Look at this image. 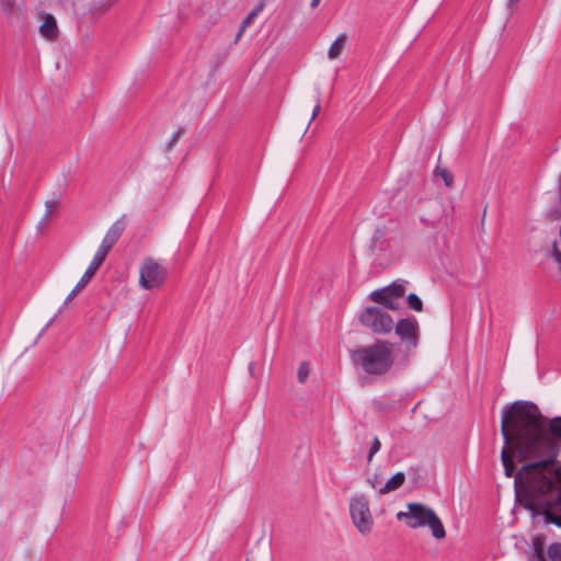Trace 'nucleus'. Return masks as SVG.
<instances>
[{
    "label": "nucleus",
    "instance_id": "3",
    "mask_svg": "<svg viewBox=\"0 0 561 561\" xmlns=\"http://www.w3.org/2000/svg\"><path fill=\"white\" fill-rule=\"evenodd\" d=\"M126 216L123 215L119 219H117L107 230L106 234L104 236L102 243L100 248L98 249L93 260L91 261L89 267L84 272L81 279L78 282L76 287L71 290V293L67 296L65 300V305L70 302L77 294L87 286V284L90 282V279L94 276L96 271L100 268V266L103 264V262L106 259V255L111 251V249L114 247V244L118 241L122 233L124 232L126 228L125 222Z\"/></svg>",
    "mask_w": 561,
    "mask_h": 561
},
{
    "label": "nucleus",
    "instance_id": "8",
    "mask_svg": "<svg viewBox=\"0 0 561 561\" xmlns=\"http://www.w3.org/2000/svg\"><path fill=\"white\" fill-rule=\"evenodd\" d=\"M396 334L408 350L415 348L419 342V323L415 318L401 319L394 325Z\"/></svg>",
    "mask_w": 561,
    "mask_h": 561
},
{
    "label": "nucleus",
    "instance_id": "26",
    "mask_svg": "<svg viewBox=\"0 0 561 561\" xmlns=\"http://www.w3.org/2000/svg\"><path fill=\"white\" fill-rule=\"evenodd\" d=\"M367 482L371 485V488L376 489L379 484V477L376 474L371 478H368Z\"/></svg>",
    "mask_w": 561,
    "mask_h": 561
},
{
    "label": "nucleus",
    "instance_id": "19",
    "mask_svg": "<svg viewBox=\"0 0 561 561\" xmlns=\"http://www.w3.org/2000/svg\"><path fill=\"white\" fill-rule=\"evenodd\" d=\"M534 552L536 559H546L545 558V549H543V541L541 538H535L534 539Z\"/></svg>",
    "mask_w": 561,
    "mask_h": 561
},
{
    "label": "nucleus",
    "instance_id": "11",
    "mask_svg": "<svg viewBox=\"0 0 561 561\" xmlns=\"http://www.w3.org/2000/svg\"><path fill=\"white\" fill-rule=\"evenodd\" d=\"M369 298L373 301L383 306L386 309H391V310L398 309V304L391 299L386 287L374 290L369 295Z\"/></svg>",
    "mask_w": 561,
    "mask_h": 561
},
{
    "label": "nucleus",
    "instance_id": "29",
    "mask_svg": "<svg viewBox=\"0 0 561 561\" xmlns=\"http://www.w3.org/2000/svg\"><path fill=\"white\" fill-rule=\"evenodd\" d=\"M1 5H2V8H11V7H12V3H11V2H4V1H2V2H1Z\"/></svg>",
    "mask_w": 561,
    "mask_h": 561
},
{
    "label": "nucleus",
    "instance_id": "7",
    "mask_svg": "<svg viewBox=\"0 0 561 561\" xmlns=\"http://www.w3.org/2000/svg\"><path fill=\"white\" fill-rule=\"evenodd\" d=\"M167 277V271L152 257H146L140 267V286L145 289L159 287Z\"/></svg>",
    "mask_w": 561,
    "mask_h": 561
},
{
    "label": "nucleus",
    "instance_id": "14",
    "mask_svg": "<svg viewBox=\"0 0 561 561\" xmlns=\"http://www.w3.org/2000/svg\"><path fill=\"white\" fill-rule=\"evenodd\" d=\"M346 34H340L335 41L331 44L329 50H328V57L330 59H336L340 57V55L342 54L343 51V48H344V45H345V42H346Z\"/></svg>",
    "mask_w": 561,
    "mask_h": 561
},
{
    "label": "nucleus",
    "instance_id": "13",
    "mask_svg": "<svg viewBox=\"0 0 561 561\" xmlns=\"http://www.w3.org/2000/svg\"><path fill=\"white\" fill-rule=\"evenodd\" d=\"M263 8H264V3L261 2L256 8H254L247 15V18L241 23V27H240L239 32L236 35V39H234L236 43L241 38V36H242L243 32L247 30V27H249L251 25V23L253 22V20L262 12Z\"/></svg>",
    "mask_w": 561,
    "mask_h": 561
},
{
    "label": "nucleus",
    "instance_id": "15",
    "mask_svg": "<svg viewBox=\"0 0 561 561\" xmlns=\"http://www.w3.org/2000/svg\"><path fill=\"white\" fill-rule=\"evenodd\" d=\"M386 288L393 301L398 298H401L405 293V287H404L403 283L393 282L391 285L387 286Z\"/></svg>",
    "mask_w": 561,
    "mask_h": 561
},
{
    "label": "nucleus",
    "instance_id": "18",
    "mask_svg": "<svg viewBox=\"0 0 561 561\" xmlns=\"http://www.w3.org/2000/svg\"><path fill=\"white\" fill-rule=\"evenodd\" d=\"M548 557L551 561H561V543H552L548 547Z\"/></svg>",
    "mask_w": 561,
    "mask_h": 561
},
{
    "label": "nucleus",
    "instance_id": "10",
    "mask_svg": "<svg viewBox=\"0 0 561 561\" xmlns=\"http://www.w3.org/2000/svg\"><path fill=\"white\" fill-rule=\"evenodd\" d=\"M38 18L43 21L39 25V34L49 41L56 39L58 26L55 16L50 13L39 12Z\"/></svg>",
    "mask_w": 561,
    "mask_h": 561
},
{
    "label": "nucleus",
    "instance_id": "22",
    "mask_svg": "<svg viewBox=\"0 0 561 561\" xmlns=\"http://www.w3.org/2000/svg\"><path fill=\"white\" fill-rule=\"evenodd\" d=\"M380 448H381L380 440L378 439V437H375L371 443L367 460L371 461L373 457L380 450Z\"/></svg>",
    "mask_w": 561,
    "mask_h": 561
},
{
    "label": "nucleus",
    "instance_id": "31",
    "mask_svg": "<svg viewBox=\"0 0 561 561\" xmlns=\"http://www.w3.org/2000/svg\"><path fill=\"white\" fill-rule=\"evenodd\" d=\"M377 234L381 236V232L379 230H376V233H375V237H374V241L378 238Z\"/></svg>",
    "mask_w": 561,
    "mask_h": 561
},
{
    "label": "nucleus",
    "instance_id": "12",
    "mask_svg": "<svg viewBox=\"0 0 561 561\" xmlns=\"http://www.w3.org/2000/svg\"><path fill=\"white\" fill-rule=\"evenodd\" d=\"M404 481L405 474L403 472H397L385 483L382 488L378 490V492L379 494H387L392 491H396L403 485Z\"/></svg>",
    "mask_w": 561,
    "mask_h": 561
},
{
    "label": "nucleus",
    "instance_id": "17",
    "mask_svg": "<svg viewBox=\"0 0 561 561\" xmlns=\"http://www.w3.org/2000/svg\"><path fill=\"white\" fill-rule=\"evenodd\" d=\"M408 304L411 309L414 311H422L423 310V302L421 298L416 294H410L408 296Z\"/></svg>",
    "mask_w": 561,
    "mask_h": 561
},
{
    "label": "nucleus",
    "instance_id": "25",
    "mask_svg": "<svg viewBox=\"0 0 561 561\" xmlns=\"http://www.w3.org/2000/svg\"><path fill=\"white\" fill-rule=\"evenodd\" d=\"M551 256L554 259V261L559 265V270L561 271V251H560L557 242H554L552 245Z\"/></svg>",
    "mask_w": 561,
    "mask_h": 561
},
{
    "label": "nucleus",
    "instance_id": "2",
    "mask_svg": "<svg viewBox=\"0 0 561 561\" xmlns=\"http://www.w3.org/2000/svg\"><path fill=\"white\" fill-rule=\"evenodd\" d=\"M351 358L353 364L366 374L381 376L393 365V345L388 341L378 340L375 344L352 351Z\"/></svg>",
    "mask_w": 561,
    "mask_h": 561
},
{
    "label": "nucleus",
    "instance_id": "21",
    "mask_svg": "<svg viewBox=\"0 0 561 561\" xmlns=\"http://www.w3.org/2000/svg\"><path fill=\"white\" fill-rule=\"evenodd\" d=\"M183 134L184 129L179 128V130L173 134L171 140L165 145V151H171Z\"/></svg>",
    "mask_w": 561,
    "mask_h": 561
},
{
    "label": "nucleus",
    "instance_id": "28",
    "mask_svg": "<svg viewBox=\"0 0 561 561\" xmlns=\"http://www.w3.org/2000/svg\"><path fill=\"white\" fill-rule=\"evenodd\" d=\"M319 3H320V0H312L311 3H310V7L312 9H314V8H317L319 5Z\"/></svg>",
    "mask_w": 561,
    "mask_h": 561
},
{
    "label": "nucleus",
    "instance_id": "27",
    "mask_svg": "<svg viewBox=\"0 0 561 561\" xmlns=\"http://www.w3.org/2000/svg\"><path fill=\"white\" fill-rule=\"evenodd\" d=\"M254 367H255L254 363H250V365H249V373H250L251 376H254Z\"/></svg>",
    "mask_w": 561,
    "mask_h": 561
},
{
    "label": "nucleus",
    "instance_id": "6",
    "mask_svg": "<svg viewBox=\"0 0 561 561\" xmlns=\"http://www.w3.org/2000/svg\"><path fill=\"white\" fill-rule=\"evenodd\" d=\"M350 513L354 525L362 534H367L373 527V516L369 510L368 501L364 495H356L351 499Z\"/></svg>",
    "mask_w": 561,
    "mask_h": 561
},
{
    "label": "nucleus",
    "instance_id": "16",
    "mask_svg": "<svg viewBox=\"0 0 561 561\" xmlns=\"http://www.w3.org/2000/svg\"><path fill=\"white\" fill-rule=\"evenodd\" d=\"M434 174L440 176L447 187L453 185L454 176L447 169L437 167Z\"/></svg>",
    "mask_w": 561,
    "mask_h": 561
},
{
    "label": "nucleus",
    "instance_id": "32",
    "mask_svg": "<svg viewBox=\"0 0 561 561\" xmlns=\"http://www.w3.org/2000/svg\"><path fill=\"white\" fill-rule=\"evenodd\" d=\"M57 1H58V3L64 4V3H66L68 0H57Z\"/></svg>",
    "mask_w": 561,
    "mask_h": 561
},
{
    "label": "nucleus",
    "instance_id": "30",
    "mask_svg": "<svg viewBox=\"0 0 561 561\" xmlns=\"http://www.w3.org/2000/svg\"><path fill=\"white\" fill-rule=\"evenodd\" d=\"M520 0H510L508 5L513 7L515 3L519 2Z\"/></svg>",
    "mask_w": 561,
    "mask_h": 561
},
{
    "label": "nucleus",
    "instance_id": "9",
    "mask_svg": "<svg viewBox=\"0 0 561 561\" xmlns=\"http://www.w3.org/2000/svg\"><path fill=\"white\" fill-rule=\"evenodd\" d=\"M513 455H516V457L518 458V454L517 451L515 450V447L513 446V444H508L504 446L502 453H501V460H502V463H503V467H504V473L506 477H513L514 478L516 477V474L520 471V469L516 472H515V465H514V461H513ZM514 484H515V489H516V494L517 496H523V500H522V504L524 505V507H526V494H525V490L523 488V484H516V480L514 479Z\"/></svg>",
    "mask_w": 561,
    "mask_h": 561
},
{
    "label": "nucleus",
    "instance_id": "23",
    "mask_svg": "<svg viewBox=\"0 0 561 561\" xmlns=\"http://www.w3.org/2000/svg\"><path fill=\"white\" fill-rule=\"evenodd\" d=\"M320 95H321V93H320V91H319V89H318V90H317V95H316V105H314V107H313V110H312V115H311V118H310V121H309L308 125H310V124H311V122H312V121H313V119L319 115V113H320V110H321V105H320ZM308 127H309V126H307V128H308Z\"/></svg>",
    "mask_w": 561,
    "mask_h": 561
},
{
    "label": "nucleus",
    "instance_id": "1",
    "mask_svg": "<svg viewBox=\"0 0 561 561\" xmlns=\"http://www.w3.org/2000/svg\"><path fill=\"white\" fill-rule=\"evenodd\" d=\"M501 433L504 444H513L518 461L525 462L516 474V484H523L526 508L539 513L546 520L561 526V518L549 510H561V471L557 458L561 443V416L552 417L548 425L533 402L516 401L503 411Z\"/></svg>",
    "mask_w": 561,
    "mask_h": 561
},
{
    "label": "nucleus",
    "instance_id": "5",
    "mask_svg": "<svg viewBox=\"0 0 561 561\" xmlns=\"http://www.w3.org/2000/svg\"><path fill=\"white\" fill-rule=\"evenodd\" d=\"M359 321L376 334H387L393 329L392 318L379 307H367L362 312Z\"/></svg>",
    "mask_w": 561,
    "mask_h": 561
},
{
    "label": "nucleus",
    "instance_id": "20",
    "mask_svg": "<svg viewBox=\"0 0 561 561\" xmlns=\"http://www.w3.org/2000/svg\"><path fill=\"white\" fill-rule=\"evenodd\" d=\"M309 376V365L307 362H302L298 368L297 377L299 382L304 383Z\"/></svg>",
    "mask_w": 561,
    "mask_h": 561
},
{
    "label": "nucleus",
    "instance_id": "24",
    "mask_svg": "<svg viewBox=\"0 0 561 561\" xmlns=\"http://www.w3.org/2000/svg\"><path fill=\"white\" fill-rule=\"evenodd\" d=\"M57 205H58V203L56 201H46L45 202L46 213H45V216H44L42 222H45L48 219L53 209L56 208Z\"/></svg>",
    "mask_w": 561,
    "mask_h": 561
},
{
    "label": "nucleus",
    "instance_id": "4",
    "mask_svg": "<svg viewBox=\"0 0 561 561\" xmlns=\"http://www.w3.org/2000/svg\"><path fill=\"white\" fill-rule=\"evenodd\" d=\"M397 518L405 519L410 528L428 526L436 539H443L446 536L445 528L435 512L421 503H409L408 512H399Z\"/></svg>",
    "mask_w": 561,
    "mask_h": 561
}]
</instances>
